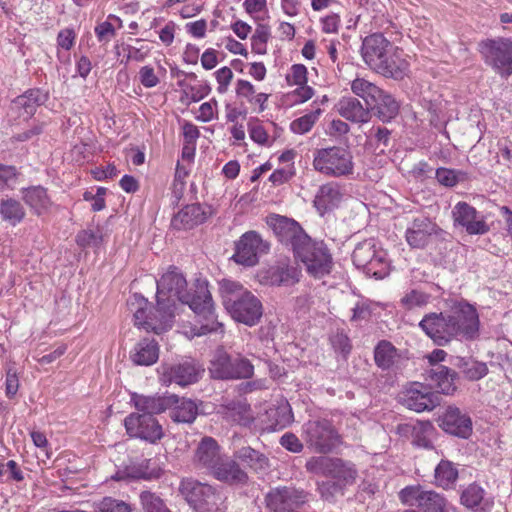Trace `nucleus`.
Masks as SVG:
<instances>
[{
  "label": "nucleus",
  "instance_id": "nucleus-1",
  "mask_svg": "<svg viewBox=\"0 0 512 512\" xmlns=\"http://www.w3.org/2000/svg\"><path fill=\"white\" fill-rule=\"evenodd\" d=\"M187 281L176 268L167 271L157 281V305L154 312H147L148 301L134 294L128 301L131 310L134 311L135 325L161 334L172 327L177 302L187 304L190 309L205 323L195 333L198 336L210 332L223 333L224 326L215 317L214 303L205 279H196L193 292L186 289Z\"/></svg>",
  "mask_w": 512,
  "mask_h": 512
},
{
  "label": "nucleus",
  "instance_id": "nucleus-2",
  "mask_svg": "<svg viewBox=\"0 0 512 512\" xmlns=\"http://www.w3.org/2000/svg\"><path fill=\"white\" fill-rule=\"evenodd\" d=\"M267 223L278 240L289 247L294 257L305 265L309 274L322 277L330 273L332 256L323 241L311 239L298 222L285 216H270Z\"/></svg>",
  "mask_w": 512,
  "mask_h": 512
},
{
  "label": "nucleus",
  "instance_id": "nucleus-3",
  "mask_svg": "<svg viewBox=\"0 0 512 512\" xmlns=\"http://www.w3.org/2000/svg\"><path fill=\"white\" fill-rule=\"evenodd\" d=\"M479 316L468 303H459L446 313H430L419 326L438 346H445L458 337L474 340L479 336Z\"/></svg>",
  "mask_w": 512,
  "mask_h": 512
},
{
  "label": "nucleus",
  "instance_id": "nucleus-4",
  "mask_svg": "<svg viewBox=\"0 0 512 512\" xmlns=\"http://www.w3.org/2000/svg\"><path fill=\"white\" fill-rule=\"evenodd\" d=\"M218 285L222 303L235 321L247 326H254L260 321L263 306L251 291L230 279H222Z\"/></svg>",
  "mask_w": 512,
  "mask_h": 512
},
{
  "label": "nucleus",
  "instance_id": "nucleus-5",
  "mask_svg": "<svg viewBox=\"0 0 512 512\" xmlns=\"http://www.w3.org/2000/svg\"><path fill=\"white\" fill-rule=\"evenodd\" d=\"M313 168L326 177L348 178L354 173L353 155L341 146H331L315 150Z\"/></svg>",
  "mask_w": 512,
  "mask_h": 512
},
{
  "label": "nucleus",
  "instance_id": "nucleus-6",
  "mask_svg": "<svg viewBox=\"0 0 512 512\" xmlns=\"http://www.w3.org/2000/svg\"><path fill=\"white\" fill-rule=\"evenodd\" d=\"M398 497L403 505L416 507L419 512H458L444 495L435 490L426 489L420 484L402 488Z\"/></svg>",
  "mask_w": 512,
  "mask_h": 512
},
{
  "label": "nucleus",
  "instance_id": "nucleus-7",
  "mask_svg": "<svg viewBox=\"0 0 512 512\" xmlns=\"http://www.w3.org/2000/svg\"><path fill=\"white\" fill-rule=\"evenodd\" d=\"M478 51L484 63L495 73L508 77L512 75V40L496 38L482 40Z\"/></svg>",
  "mask_w": 512,
  "mask_h": 512
},
{
  "label": "nucleus",
  "instance_id": "nucleus-8",
  "mask_svg": "<svg viewBox=\"0 0 512 512\" xmlns=\"http://www.w3.org/2000/svg\"><path fill=\"white\" fill-rule=\"evenodd\" d=\"M211 377L220 380L248 379L254 374V366L240 355L232 357L223 350H218L209 366Z\"/></svg>",
  "mask_w": 512,
  "mask_h": 512
},
{
  "label": "nucleus",
  "instance_id": "nucleus-9",
  "mask_svg": "<svg viewBox=\"0 0 512 512\" xmlns=\"http://www.w3.org/2000/svg\"><path fill=\"white\" fill-rule=\"evenodd\" d=\"M179 492L197 512H211L217 505L220 495L215 487L193 478L183 479Z\"/></svg>",
  "mask_w": 512,
  "mask_h": 512
},
{
  "label": "nucleus",
  "instance_id": "nucleus-10",
  "mask_svg": "<svg viewBox=\"0 0 512 512\" xmlns=\"http://www.w3.org/2000/svg\"><path fill=\"white\" fill-rule=\"evenodd\" d=\"M304 440L316 453L327 454L340 444V436L328 420H313L304 425Z\"/></svg>",
  "mask_w": 512,
  "mask_h": 512
},
{
  "label": "nucleus",
  "instance_id": "nucleus-11",
  "mask_svg": "<svg viewBox=\"0 0 512 512\" xmlns=\"http://www.w3.org/2000/svg\"><path fill=\"white\" fill-rule=\"evenodd\" d=\"M308 492L295 487H277L265 496L266 507L272 512H292L308 502Z\"/></svg>",
  "mask_w": 512,
  "mask_h": 512
},
{
  "label": "nucleus",
  "instance_id": "nucleus-12",
  "mask_svg": "<svg viewBox=\"0 0 512 512\" xmlns=\"http://www.w3.org/2000/svg\"><path fill=\"white\" fill-rule=\"evenodd\" d=\"M124 426L130 437L150 443H156L164 435L162 426L157 419L147 413H130L124 420Z\"/></svg>",
  "mask_w": 512,
  "mask_h": 512
},
{
  "label": "nucleus",
  "instance_id": "nucleus-13",
  "mask_svg": "<svg viewBox=\"0 0 512 512\" xmlns=\"http://www.w3.org/2000/svg\"><path fill=\"white\" fill-rule=\"evenodd\" d=\"M268 250L269 245L256 231H248L235 242L232 259L238 264L251 267L258 263L259 255L267 253Z\"/></svg>",
  "mask_w": 512,
  "mask_h": 512
},
{
  "label": "nucleus",
  "instance_id": "nucleus-14",
  "mask_svg": "<svg viewBox=\"0 0 512 512\" xmlns=\"http://www.w3.org/2000/svg\"><path fill=\"white\" fill-rule=\"evenodd\" d=\"M402 403L415 412L431 411L440 404L438 393L423 383L414 382L402 394Z\"/></svg>",
  "mask_w": 512,
  "mask_h": 512
},
{
  "label": "nucleus",
  "instance_id": "nucleus-15",
  "mask_svg": "<svg viewBox=\"0 0 512 512\" xmlns=\"http://www.w3.org/2000/svg\"><path fill=\"white\" fill-rule=\"evenodd\" d=\"M210 476L230 487L243 488L250 483L248 473L241 467L237 459L224 455Z\"/></svg>",
  "mask_w": 512,
  "mask_h": 512
},
{
  "label": "nucleus",
  "instance_id": "nucleus-16",
  "mask_svg": "<svg viewBox=\"0 0 512 512\" xmlns=\"http://www.w3.org/2000/svg\"><path fill=\"white\" fill-rule=\"evenodd\" d=\"M441 229L427 217L415 218L405 232V239L413 249H424Z\"/></svg>",
  "mask_w": 512,
  "mask_h": 512
},
{
  "label": "nucleus",
  "instance_id": "nucleus-17",
  "mask_svg": "<svg viewBox=\"0 0 512 512\" xmlns=\"http://www.w3.org/2000/svg\"><path fill=\"white\" fill-rule=\"evenodd\" d=\"M204 369L193 361L163 367L162 378L164 383H176L187 386L196 383L203 374Z\"/></svg>",
  "mask_w": 512,
  "mask_h": 512
},
{
  "label": "nucleus",
  "instance_id": "nucleus-18",
  "mask_svg": "<svg viewBox=\"0 0 512 512\" xmlns=\"http://www.w3.org/2000/svg\"><path fill=\"white\" fill-rule=\"evenodd\" d=\"M224 455L217 441L206 436L201 439L194 451L193 465L210 475Z\"/></svg>",
  "mask_w": 512,
  "mask_h": 512
},
{
  "label": "nucleus",
  "instance_id": "nucleus-19",
  "mask_svg": "<svg viewBox=\"0 0 512 512\" xmlns=\"http://www.w3.org/2000/svg\"><path fill=\"white\" fill-rule=\"evenodd\" d=\"M439 426L447 433L467 438L472 432V422L469 416L457 407H448L439 418Z\"/></svg>",
  "mask_w": 512,
  "mask_h": 512
},
{
  "label": "nucleus",
  "instance_id": "nucleus-20",
  "mask_svg": "<svg viewBox=\"0 0 512 512\" xmlns=\"http://www.w3.org/2000/svg\"><path fill=\"white\" fill-rule=\"evenodd\" d=\"M454 221L465 227L469 234H484L488 225L477 210L466 202H459L453 209Z\"/></svg>",
  "mask_w": 512,
  "mask_h": 512
},
{
  "label": "nucleus",
  "instance_id": "nucleus-21",
  "mask_svg": "<svg viewBox=\"0 0 512 512\" xmlns=\"http://www.w3.org/2000/svg\"><path fill=\"white\" fill-rule=\"evenodd\" d=\"M48 100V92L41 89H29L24 94L16 97L12 104L11 109L25 120L31 118L36 112L37 108L43 105Z\"/></svg>",
  "mask_w": 512,
  "mask_h": 512
},
{
  "label": "nucleus",
  "instance_id": "nucleus-22",
  "mask_svg": "<svg viewBox=\"0 0 512 512\" xmlns=\"http://www.w3.org/2000/svg\"><path fill=\"white\" fill-rule=\"evenodd\" d=\"M131 402L134 404L138 413H147L154 416L155 414L162 413L171 408V405L175 403L176 400L173 396L169 395L145 396L133 393L131 395Z\"/></svg>",
  "mask_w": 512,
  "mask_h": 512
},
{
  "label": "nucleus",
  "instance_id": "nucleus-23",
  "mask_svg": "<svg viewBox=\"0 0 512 512\" xmlns=\"http://www.w3.org/2000/svg\"><path fill=\"white\" fill-rule=\"evenodd\" d=\"M343 197L341 186L336 182L321 185L314 198V206L320 215L335 209Z\"/></svg>",
  "mask_w": 512,
  "mask_h": 512
},
{
  "label": "nucleus",
  "instance_id": "nucleus-24",
  "mask_svg": "<svg viewBox=\"0 0 512 512\" xmlns=\"http://www.w3.org/2000/svg\"><path fill=\"white\" fill-rule=\"evenodd\" d=\"M390 44L391 42L381 33L366 36L361 46V55L365 64L372 69L376 63H380L379 56L390 49Z\"/></svg>",
  "mask_w": 512,
  "mask_h": 512
},
{
  "label": "nucleus",
  "instance_id": "nucleus-25",
  "mask_svg": "<svg viewBox=\"0 0 512 512\" xmlns=\"http://www.w3.org/2000/svg\"><path fill=\"white\" fill-rule=\"evenodd\" d=\"M485 490L478 484H469L460 495V503L472 512H491L494 502L485 497Z\"/></svg>",
  "mask_w": 512,
  "mask_h": 512
},
{
  "label": "nucleus",
  "instance_id": "nucleus-26",
  "mask_svg": "<svg viewBox=\"0 0 512 512\" xmlns=\"http://www.w3.org/2000/svg\"><path fill=\"white\" fill-rule=\"evenodd\" d=\"M206 213L200 204H190L183 207L171 220V226L177 230H189L202 224Z\"/></svg>",
  "mask_w": 512,
  "mask_h": 512
},
{
  "label": "nucleus",
  "instance_id": "nucleus-27",
  "mask_svg": "<svg viewBox=\"0 0 512 512\" xmlns=\"http://www.w3.org/2000/svg\"><path fill=\"white\" fill-rule=\"evenodd\" d=\"M428 378L439 393L452 395L457 390L458 374L446 366H434L428 371Z\"/></svg>",
  "mask_w": 512,
  "mask_h": 512
},
{
  "label": "nucleus",
  "instance_id": "nucleus-28",
  "mask_svg": "<svg viewBox=\"0 0 512 512\" xmlns=\"http://www.w3.org/2000/svg\"><path fill=\"white\" fill-rule=\"evenodd\" d=\"M338 113L348 121L361 124L371 119V112L368 107L354 97H343L337 104Z\"/></svg>",
  "mask_w": 512,
  "mask_h": 512
},
{
  "label": "nucleus",
  "instance_id": "nucleus-29",
  "mask_svg": "<svg viewBox=\"0 0 512 512\" xmlns=\"http://www.w3.org/2000/svg\"><path fill=\"white\" fill-rule=\"evenodd\" d=\"M410 71V63L407 55L402 49H398L392 56L380 67H377L378 74L385 78L394 80H402Z\"/></svg>",
  "mask_w": 512,
  "mask_h": 512
},
{
  "label": "nucleus",
  "instance_id": "nucleus-30",
  "mask_svg": "<svg viewBox=\"0 0 512 512\" xmlns=\"http://www.w3.org/2000/svg\"><path fill=\"white\" fill-rule=\"evenodd\" d=\"M22 200L37 216L47 214L52 201L42 186H31L22 190Z\"/></svg>",
  "mask_w": 512,
  "mask_h": 512
},
{
  "label": "nucleus",
  "instance_id": "nucleus-31",
  "mask_svg": "<svg viewBox=\"0 0 512 512\" xmlns=\"http://www.w3.org/2000/svg\"><path fill=\"white\" fill-rule=\"evenodd\" d=\"M400 431L404 434H409L412 438V443L415 446L425 449H432L433 445L430 436L434 432V427L429 421H416L403 424L399 427Z\"/></svg>",
  "mask_w": 512,
  "mask_h": 512
},
{
  "label": "nucleus",
  "instance_id": "nucleus-32",
  "mask_svg": "<svg viewBox=\"0 0 512 512\" xmlns=\"http://www.w3.org/2000/svg\"><path fill=\"white\" fill-rule=\"evenodd\" d=\"M159 358V345L155 339L144 338L134 347L131 359L136 365L150 366Z\"/></svg>",
  "mask_w": 512,
  "mask_h": 512
},
{
  "label": "nucleus",
  "instance_id": "nucleus-33",
  "mask_svg": "<svg viewBox=\"0 0 512 512\" xmlns=\"http://www.w3.org/2000/svg\"><path fill=\"white\" fill-rule=\"evenodd\" d=\"M267 278L271 285L290 286L299 281V270L288 263L279 262L267 271Z\"/></svg>",
  "mask_w": 512,
  "mask_h": 512
},
{
  "label": "nucleus",
  "instance_id": "nucleus-34",
  "mask_svg": "<svg viewBox=\"0 0 512 512\" xmlns=\"http://www.w3.org/2000/svg\"><path fill=\"white\" fill-rule=\"evenodd\" d=\"M368 108L383 122L392 120L399 112L398 102L384 90H381V95L377 96L375 102L371 103Z\"/></svg>",
  "mask_w": 512,
  "mask_h": 512
},
{
  "label": "nucleus",
  "instance_id": "nucleus-35",
  "mask_svg": "<svg viewBox=\"0 0 512 512\" xmlns=\"http://www.w3.org/2000/svg\"><path fill=\"white\" fill-rule=\"evenodd\" d=\"M269 427L276 431L281 430L293 422V412L287 400H281L277 405L266 411Z\"/></svg>",
  "mask_w": 512,
  "mask_h": 512
},
{
  "label": "nucleus",
  "instance_id": "nucleus-36",
  "mask_svg": "<svg viewBox=\"0 0 512 512\" xmlns=\"http://www.w3.org/2000/svg\"><path fill=\"white\" fill-rule=\"evenodd\" d=\"M172 396L176 402L169 408L171 419L177 423H192L198 414V407L195 402L190 399H180L176 395Z\"/></svg>",
  "mask_w": 512,
  "mask_h": 512
},
{
  "label": "nucleus",
  "instance_id": "nucleus-37",
  "mask_svg": "<svg viewBox=\"0 0 512 512\" xmlns=\"http://www.w3.org/2000/svg\"><path fill=\"white\" fill-rule=\"evenodd\" d=\"M458 480V469L449 460H441L434 470V484L437 487L452 489Z\"/></svg>",
  "mask_w": 512,
  "mask_h": 512
},
{
  "label": "nucleus",
  "instance_id": "nucleus-38",
  "mask_svg": "<svg viewBox=\"0 0 512 512\" xmlns=\"http://www.w3.org/2000/svg\"><path fill=\"white\" fill-rule=\"evenodd\" d=\"M235 458L254 472H263L269 467V459L252 447H242L235 453Z\"/></svg>",
  "mask_w": 512,
  "mask_h": 512
},
{
  "label": "nucleus",
  "instance_id": "nucleus-39",
  "mask_svg": "<svg viewBox=\"0 0 512 512\" xmlns=\"http://www.w3.org/2000/svg\"><path fill=\"white\" fill-rule=\"evenodd\" d=\"M397 357L398 352L396 347L387 340L379 341L374 349L375 363L382 370L390 369L394 365Z\"/></svg>",
  "mask_w": 512,
  "mask_h": 512
},
{
  "label": "nucleus",
  "instance_id": "nucleus-40",
  "mask_svg": "<svg viewBox=\"0 0 512 512\" xmlns=\"http://www.w3.org/2000/svg\"><path fill=\"white\" fill-rule=\"evenodd\" d=\"M378 252L376 241L373 238L366 239L355 247L352 260L356 267L364 269Z\"/></svg>",
  "mask_w": 512,
  "mask_h": 512
},
{
  "label": "nucleus",
  "instance_id": "nucleus-41",
  "mask_svg": "<svg viewBox=\"0 0 512 512\" xmlns=\"http://www.w3.org/2000/svg\"><path fill=\"white\" fill-rule=\"evenodd\" d=\"M381 90L374 83L357 77L351 82V91L358 97H361L367 106L375 102L377 96L381 95Z\"/></svg>",
  "mask_w": 512,
  "mask_h": 512
},
{
  "label": "nucleus",
  "instance_id": "nucleus-42",
  "mask_svg": "<svg viewBox=\"0 0 512 512\" xmlns=\"http://www.w3.org/2000/svg\"><path fill=\"white\" fill-rule=\"evenodd\" d=\"M357 471L353 465L344 462L342 459L334 458L331 474L329 477L343 484V487L355 482Z\"/></svg>",
  "mask_w": 512,
  "mask_h": 512
},
{
  "label": "nucleus",
  "instance_id": "nucleus-43",
  "mask_svg": "<svg viewBox=\"0 0 512 512\" xmlns=\"http://www.w3.org/2000/svg\"><path fill=\"white\" fill-rule=\"evenodd\" d=\"M389 260L387 259V253L383 249H378L375 257L370 261L369 264L363 269L367 275H371L377 279H382L389 272Z\"/></svg>",
  "mask_w": 512,
  "mask_h": 512
},
{
  "label": "nucleus",
  "instance_id": "nucleus-44",
  "mask_svg": "<svg viewBox=\"0 0 512 512\" xmlns=\"http://www.w3.org/2000/svg\"><path fill=\"white\" fill-rule=\"evenodd\" d=\"M0 215L4 220L15 225L25 216V211L21 203L15 199L2 200L0 203Z\"/></svg>",
  "mask_w": 512,
  "mask_h": 512
},
{
  "label": "nucleus",
  "instance_id": "nucleus-45",
  "mask_svg": "<svg viewBox=\"0 0 512 512\" xmlns=\"http://www.w3.org/2000/svg\"><path fill=\"white\" fill-rule=\"evenodd\" d=\"M105 234L103 229H85L80 231L76 236V243L83 248L93 247L99 248L104 242Z\"/></svg>",
  "mask_w": 512,
  "mask_h": 512
},
{
  "label": "nucleus",
  "instance_id": "nucleus-46",
  "mask_svg": "<svg viewBox=\"0 0 512 512\" xmlns=\"http://www.w3.org/2000/svg\"><path fill=\"white\" fill-rule=\"evenodd\" d=\"M334 458L325 456L311 457L305 464V468L309 473L329 477L333 466Z\"/></svg>",
  "mask_w": 512,
  "mask_h": 512
},
{
  "label": "nucleus",
  "instance_id": "nucleus-47",
  "mask_svg": "<svg viewBox=\"0 0 512 512\" xmlns=\"http://www.w3.org/2000/svg\"><path fill=\"white\" fill-rule=\"evenodd\" d=\"M139 498L144 512H170L164 501L155 493L142 491Z\"/></svg>",
  "mask_w": 512,
  "mask_h": 512
},
{
  "label": "nucleus",
  "instance_id": "nucleus-48",
  "mask_svg": "<svg viewBox=\"0 0 512 512\" xmlns=\"http://www.w3.org/2000/svg\"><path fill=\"white\" fill-rule=\"evenodd\" d=\"M322 113V110L320 108H317L310 113H307L294 121H292L290 128L294 133L297 134H304L311 130L313 125L318 120L320 114Z\"/></svg>",
  "mask_w": 512,
  "mask_h": 512
},
{
  "label": "nucleus",
  "instance_id": "nucleus-49",
  "mask_svg": "<svg viewBox=\"0 0 512 512\" xmlns=\"http://www.w3.org/2000/svg\"><path fill=\"white\" fill-rule=\"evenodd\" d=\"M344 489L343 484L335 480L317 482V490L321 498L330 503L335 501L338 494L343 495Z\"/></svg>",
  "mask_w": 512,
  "mask_h": 512
},
{
  "label": "nucleus",
  "instance_id": "nucleus-50",
  "mask_svg": "<svg viewBox=\"0 0 512 512\" xmlns=\"http://www.w3.org/2000/svg\"><path fill=\"white\" fill-rule=\"evenodd\" d=\"M148 479L149 474L145 470L143 464H135L131 463L130 465H127L124 470L117 471L113 476L112 479L116 481H121L125 479Z\"/></svg>",
  "mask_w": 512,
  "mask_h": 512
},
{
  "label": "nucleus",
  "instance_id": "nucleus-51",
  "mask_svg": "<svg viewBox=\"0 0 512 512\" xmlns=\"http://www.w3.org/2000/svg\"><path fill=\"white\" fill-rule=\"evenodd\" d=\"M269 36V30L266 26H258L256 28L254 35L251 38L252 50L257 54H265L266 43L269 39Z\"/></svg>",
  "mask_w": 512,
  "mask_h": 512
},
{
  "label": "nucleus",
  "instance_id": "nucleus-52",
  "mask_svg": "<svg viewBox=\"0 0 512 512\" xmlns=\"http://www.w3.org/2000/svg\"><path fill=\"white\" fill-rule=\"evenodd\" d=\"M93 512H131L128 504L112 498H104Z\"/></svg>",
  "mask_w": 512,
  "mask_h": 512
},
{
  "label": "nucleus",
  "instance_id": "nucleus-53",
  "mask_svg": "<svg viewBox=\"0 0 512 512\" xmlns=\"http://www.w3.org/2000/svg\"><path fill=\"white\" fill-rule=\"evenodd\" d=\"M429 296L418 290H411L402 299V305L407 309L421 307L428 303Z\"/></svg>",
  "mask_w": 512,
  "mask_h": 512
},
{
  "label": "nucleus",
  "instance_id": "nucleus-54",
  "mask_svg": "<svg viewBox=\"0 0 512 512\" xmlns=\"http://www.w3.org/2000/svg\"><path fill=\"white\" fill-rule=\"evenodd\" d=\"M286 79L290 85H305L307 82V68L302 64L293 65Z\"/></svg>",
  "mask_w": 512,
  "mask_h": 512
},
{
  "label": "nucleus",
  "instance_id": "nucleus-55",
  "mask_svg": "<svg viewBox=\"0 0 512 512\" xmlns=\"http://www.w3.org/2000/svg\"><path fill=\"white\" fill-rule=\"evenodd\" d=\"M488 372L487 365L483 362L472 360L470 365L464 370V375L468 380L476 381L483 378Z\"/></svg>",
  "mask_w": 512,
  "mask_h": 512
},
{
  "label": "nucleus",
  "instance_id": "nucleus-56",
  "mask_svg": "<svg viewBox=\"0 0 512 512\" xmlns=\"http://www.w3.org/2000/svg\"><path fill=\"white\" fill-rule=\"evenodd\" d=\"M18 174L15 166L0 164V190L13 185Z\"/></svg>",
  "mask_w": 512,
  "mask_h": 512
},
{
  "label": "nucleus",
  "instance_id": "nucleus-57",
  "mask_svg": "<svg viewBox=\"0 0 512 512\" xmlns=\"http://www.w3.org/2000/svg\"><path fill=\"white\" fill-rule=\"evenodd\" d=\"M94 31L98 41L103 43H108L116 35L114 26L108 21L99 23Z\"/></svg>",
  "mask_w": 512,
  "mask_h": 512
},
{
  "label": "nucleus",
  "instance_id": "nucleus-58",
  "mask_svg": "<svg viewBox=\"0 0 512 512\" xmlns=\"http://www.w3.org/2000/svg\"><path fill=\"white\" fill-rule=\"evenodd\" d=\"M215 75L219 84L217 91L221 94L226 93L233 78L232 70L229 67H222L216 71Z\"/></svg>",
  "mask_w": 512,
  "mask_h": 512
},
{
  "label": "nucleus",
  "instance_id": "nucleus-59",
  "mask_svg": "<svg viewBox=\"0 0 512 512\" xmlns=\"http://www.w3.org/2000/svg\"><path fill=\"white\" fill-rule=\"evenodd\" d=\"M280 444L290 452L299 453L303 449V444L299 438L293 433H285L281 439Z\"/></svg>",
  "mask_w": 512,
  "mask_h": 512
},
{
  "label": "nucleus",
  "instance_id": "nucleus-60",
  "mask_svg": "<svg viewBox=\"0 0 512 512\" xmlns=\"http://www.w3.org/2000/svg\"><path fill=\"white\" fill-rule=\"evenodd\" d=\"M141 84L146 88L155 87L159 83V78L151 66H143L139 71Z\"/></svg>",
  "mask_w": 512,
  "mask_h": 512
},
{
  "label": "nucleus",
  "instance_id": "nucleus-61",
  "mask_svg": "<svg viewBox=\"0 0 512 512\" xmlns=\"http://www.w3.org/2000/svg\"><path fill=\"white\" fill-rule=\"evenodd\" d=\"M255 93V88L249 81L243 79L237 81L236 94L238 97L245 98L248 102L253 103Z\"/></svg>",
  "mask_w": 512,
  "mask_h": 512
},
{
  "label": "nucleus",
  "instance_id": "nucleus-62",
  "mask_svg": "<svg viewBox=\"0 0 512 512\" xmlns=\"http://www.w3.org/2000/svg\"><path fill=\"white\" fill-rule=\"evenodd\" d=\"M76 34L73 29L66 28L61 30L57 36V44L59 47L70 50L75 42Z\"/></svg>",
  "mask_w": 512,
  "mask_h": 512
},
{
  "label": "nucleus",
  "instance_id": "nucleus-63",
  "mask_svg": "<svg viewBox=\"0 0 512 512\" xmlns=\"http://www.w3.org/2000/svg\"><path fill=\"white\" fill-rule=\"evenodd\" d=\"M6 396L10 399L14 398L19 388V381L16 371L9 368L6 372Z\"/></svg>",
  "mask_w": 512,
  "mask_h": 512
},
{
  "label": "nucleus",
  "instance_id": "nucleus-64",
  "mask_svg": "<svg viewBox=\"0 0 512 512\" xmlns=\"http://www.w3.org/2000/svg\"><path fill=\"white\" fill-rule=\"evenodd\" d=\"M436 178L439 183L449 187L454 186L457 183V178L454 171L446 168L437 169Z\"/></svg>",
  "mask_w": 512,
  "mask_h": 512
}]
</instances>
